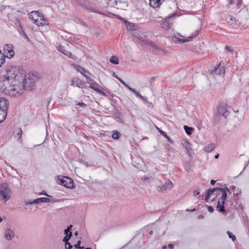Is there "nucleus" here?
<instances>
[{"mask_svg": "<svg viewBox=\"0 0 249 249\" xmlns=\"http://www.w3.org/2000/svg\"><path fill=\"white\" fill-rule=\"evenodd\" d=\"M36 80V76L34 74L26 77L24 71L11 67L0 76V90L11 96H18L23 93L24 89H33Z\"/></svg>", "mask_w": 249, "mask_h": 249, "instance_id": "f257e3e1", "label": "nucleus"}, {"mask_svg": "<svg viewBox=\"0 0 249 249\" xmlns=\"http://www.w3.org/2000/svg\"><path fill=\"white\" fill-rule=\"evenodd\" d=\"M11 190L7 183L0 184V200L3 203H5L11 197Z\"/></svg>", "mask_w": 249, "mask_h": 249, "instance_id": "f03ea898", "label": "nucleus"}, {"mask_svg": "<svg viewBox=\"0 0 249 249\" xmlns=\"http://www.w3.org/2000/svg\"><path fill=\"white\" fill-rule=\"evenodd\" d=\"M8 103V100L5 98H0V123L6 117Z\"/></svg>", "mask_w": 249, "mask_h": 249, "instance_id": "7ed1b4c3", "label": "nucleus"}, {"mask_svg": "<svg viewBox=\"0 0 249 249\" xmlns=\"http://www.w3.org/2000/svg\"><path fill=\"white\" fill-rule=\"evenodd\" d=\"M109 4L113 7H115L117 9L125 10L128 6L127 2L121 0H110Z\"/></svg>", "mask_w": 249, "mask_h": 249, "instance_id": "20e7f679", "label": "nucleus"}, {"mask_svg": "<svg viewBox=\"0 0 249 249\" xmlns=\"http://www.w3.org/2000/svg\"><path fill=\"white\" fill-rule=\"evenodd\" d=\"M222 188L215 187L213 188H209L206 191L204 199L206 201H208V199L211 196H218L220 195V190Z\"/></svg>", "mask_w": 249, "mask_h": 249, "instance_id": "39448f33", "label": "nucleus"}, {"mask_svg": "<svg viewBox=\"0 0 249 249\" xmlns=\"http://www.w3.org/2000/svg\"><path fill=\"white\" fill-rule=\"evenodd\" d=\"M59 184L68 188H72L73 186V180L67 177H64L59 179Z\"/></svg>", "mask_w": 249, "mask_h": 249, "instance_id": "423d86ee", "label": "nucleus"}, {"mask_svg": "<svg viewBox=\"0 0 249 249\" xmlns=\"http://www.w3.org/2000/svg\"><path fill=\"white\" fill-rule=\"evenodd\" d=\"M176 17L175 14H173L172 16L168 17L166 18L165 20L161 22V27L164 30H168L171 27L172 25V22H171V20L175 18Z\"/></svg>", "mask_w": 249, "mask_h": 249, "instance_id": "0eeeda50", "label": "nucleus"}, {"mask_svg": "<svg viewBox=\"0 0 249 249\" xmlns=\"http://www.w3.org/2000/svg\"><path fill=\"white\" fill-rule=\"evenodd\" d=\"M173 187L172 182L168 180L166 181L163 185H161L157 187V189H160V191L165 192L170 191Z\"/></svg>", "mask_w": 249, "mask_h": 249, "instance_id": "6e6552de", "label": "nucleus"}, {"mask_svg": "<svg viewBox=\"0 0 249 249\" xmlns=\"http://www.w3.org/2000/svg\"><path fill=\"white\" fill-rule=\"evenodd\" d=\"M51 202V200L49 198L47 197H40L38 198H36L33 201H29L26 203V204H39L43 202Z\"/></svg>", "mask_w": 249, "mask_h": 249, "instance_id": "1a4fd4ad", "label": "nucleus"}, {"mask_svg": "<svg viewBox=\"0 0 249 249\" xmlns=\"http://www.w3.org/2000/svg\"><path fill=\"white\" fill-rule=\"evenodd\" d=\"M71 85L73 86H76L81 89H83L86 87L85 83L83 81L78 78H75L74 80H73L72 81Z\"/></svg>", "mask_w": 249, "mask_h": 249, "instance_id": "9d476101", "label": "nucleus"}, {"mask_svg": "<svg viewBox=\"0 0 249 249\" xmlns=\"http://www.w3.org/2000/svg\"><path fill=\"white\" fill-rule=\"evenodd\" d=\"M89 87L96 91L97 92L102 94L104 96H106V93L102 91L101 89H100V88L101 87L100 85H99L96 82L94 83H91L89 86Z\"/></svg>", "mask_w": 249, "mask_h": 249, "instance_id": "9b49d317", "label": "nucleus"}, {"mask_svg": "<svg viewBox=\"0 0 249 249\" xmlns=\"http://www.w3.org/2000/svg\"><path fill=\"white\" fill-rule=\"evenodd\" d=\"M13 46L11 44H5L3 49L5 53L9 54L10 57H12L14 55V52L13 50Z\"/></svg>", "mask_w": 249, "mask_h": 249, "instance_id": "f8f14e48", "label": "nucleus"}, {"mask_svg": "<svg viewBox=\"0 0 249 249\" xmlns=\"http://www.w3.org/2000/svg\"><path fill=\"white\" fill-rule=\"evenodd\" d=\"M199 30H197L196 31V33L195 35H193L192 36H188L187 38L186 39H183V38H177V37H175V38L176 39H177V41H178V42H180V43H184V42H188V41H191L193 38H195L196 37V36H198V34H199Z\"/></svg>", "mask_w": 249, "mask_h": 249, "instance_id": "ddd939ff", "label": "nucleus"}, {"mask_svg": "<svg viewBox=\"0 0 249 249\" xmlns=\"http://www.w3.org/2000/svg\"><path fill=\"white\" fill-rule=\"evenodd\" d=\"M217 112L219 115L224 116L225 117L228 115L227 109L225 106H220L217 107Z\"/></svg>", "mask_w": 249, "mask_h": 249, "instance_id": "4468645a", "label": "nucleus"}, {"mask_svg": "<svg viewBox=\"0 0 249 249\" xmlns=\"http://www.w3.org/2000/svg\"><path fill=\"white\" fill-rule=\"evenodd\" d=\"M57 50L70 58H71L73 59H75V56L74 55H72L71 52L65 50V49L62 46L58 47L57 48Z\"/></svg>", "mask_w": 249, "mask_h": 249, "instance_id": "2eb2a0df", "label": "nucleus"}, {"mask_svg": "<svg viewBox=\"0 0 249 249\" xmlns=\"http://www.w3.org/2000/svg\"><path fill=\"white\" fill-rule=\"evenodd\" d=\"M34 23L38 26H42L46 24V21L44 19L42 16L39 18L35 19Z\"/></svg>", "mask_w": 249, "mask_h": 249, "instance_id": "dca6fc26", "label": "nucleus"}, {"mask_svg": "<svg viewBox=\"0 0 249 249\" xmlns=\"http://www.w3.org/2000/svg\"><path fill=\"white\" fill-rule=\"evenodd\" d=\"M42 15H40L38 11H34L28 14L29 18L35 21V19L39 18Z\"/></svg>", "mask_w": 249, "mask_h": 249, "instance_id": "f3484780", "label": "nucleus"}, {"mask_svg": "<svg viewBox=\"0 0 249 249\" xmlns=\"http://www.w3.org/2000/svg\"><path fill=\"white\" fill-rule=\"evenodd\" d=\"M164 0H149V5L153 8H157L161 3V1Z\"/></svg>", "mask_w": 249, "mask_h": 249, "instance_id": "a211bd4d", "label": "nucleus"}, {"mask_svg": "<svg viewBox=\"0 0 249 249\" xmlns=\"http://www.w3.org/2000/svg\"><path fill=\"white\" fill-rule=\"evenodd\" d=\"M14 236V232L8 229L5 231V237L7 240H11Z\"/></svg>", "mask_w": 249, "mask_h": 249, "instance_id": "6ab92c4d", "label": "nucleus"}, {"mask_svg": "<svg viewBox=\"0 0 249 249\" xmlns=\"http://www.w3.org/2000/svg\"><path fill=\"white\" fill-rule=\"evenodd\" d=\"M224 204L225 202L224 201H222L221 202H220V201L218 200L216 207L221 213H225L226 212V210L224 206Z\"/></svg>", "mask_w": 249, "mask_h": 249, "instance_id": "aec40b11", "label": "nucleus"}, {"mask_svg": "<svg viewBox=\"0 0 249 249\" xmlns=\"http://www.w3.org/2000/svg\"><path fill=\"white\" fill-rule=\"evenodd\" d=\"M129 90L131 91L133 93H134L136 95V96L137 97L139 98L142 101H146V98L143 97L139 92L136 91L135 89L130 88H129Z\"/></svg>", "mask_w": 249, "mask_h": 249, "instance_id": "412c9836", "label": "nucleus"}, {"mask_svg": "<svg viewBox=\"0 0 249 249\" xmlns=\"http://www.w3.org/2000/svg\"><path fill=\"white\" fill-rule=\"evenodd\" d=\"M77 70L79 72H80L81 74L84 76L86 79L89 78V76L87 74L89 73V72L88 71H86L84 68L78 66V68H77Z\"/></svg>", "mask_w": 249, "mask_h": 249, "instance_id": "4be33fe9", "label": "nucleus"}, {"mask_svg": "<svg viewBox=\"0 0 249 249\" xmlns=\"http://www.w3.org/2000/svg\"><path fill=\"white\" fill-rule=\"evenodd\" d=\"M18 32L19 34H20V35L22 36L27 42L30 41L29 38L27 36L26 34L24 33L22 28H19V30H18Z\"/></svg>", "mask_w": 249, "mask_h": 249, "instance_id": "5701e85b", "label": "nucleus"}, {"mask_svg": "<svg viewBox=\"0 0 249 249\" xmlns=\"http://www.w3.org/2000/svg\"><path fill=\"white\" fill-rule=\"evenodd\" d=\"M183 146L186 150L187 153L190 155V150H191V144L188 141H185L184 143L183 144Z\"/></svg>", "mask_w": 249, "mask_h": 249, "instance_id": "b1692460", "label": "nucleus"}, {"mask_svg": "<svg viewBox=\"0 0 249 249\" xmlns=\"http://www.w3.org/2000/svg\"><path fill=\"white\" fill-rule=\"evenodd\" d=\"M215 147V145L213 143H210L204 147V150L207 152H211Z\"/></svg>", "mask_w": 249, "mask_h": 249, "instance_id": "393cba45", "label": "nucleus"}, {"mask_svg": "<svg viewBox=\"0 0 249 249\" xmlns=\"http://www.w3.org/2000/svg\"><path fill=\"white\" fill-rule=\"evenodd\" d=\"M148 45L152 48L155 49L157 51H161L162 52L163 51L162 49H161L160 47H159L155 43L150 41L148 43Z\"/></svg>", "mask_w": 249, "mask_h": 249, "instance_id": "a878e982", "label": "nucleus"}, {"mask_svg": "<svg viewBox=\"0 0 249 249\" xmlns=\"http://www.w3.org/2000/svg\"><path fill=\"white\" fill-rule=\"evenodd\" d=\"M183 128H184V129L185 131V132L188 135H191L192 133V132L194 130V128L193 127H188L187 125H184Z\"/></svg>", "mask_w": 249, "mask_h": 249, "instance_id": "bb28decb", "label": "nucleus"}, {"mask_svg": "<svg viewBox=\"0 0 249 249\" xmlns=\"http://www.w3.org/2000/svg\"><path fill=\"white\" fill-rule=\"evenodd\" d=\"M5 61V56L1 53L0 50V67H1L4 63Z\"/></svg>", "mask_w": 249, "mask_h": 249, "instance_id": "cd10ccee", "label": "nucleus"}, {"mask_svg": "<svg viewBox=\"0 0 249 249\" xmlns=\"http://www.w3.org/2000/svg\"><path fill=\"white\" fill-rule=\"evenodd\" d=\"M220 191H221L220 194H221V198L222 200V201H224L225 202V200H226L227 197L226 192H225L224 189H223V188H221V189L220 190Z\"/></svg>", "mask_w": 249, "mask_h": 249, "instance_id": "c85d7f7f", "label": "nucleus"}, {"mask_svg": "<svg viewBox=\"0 0 249 249\" xmlns=\"http://www.w3.org/2000/svg\"><path fill=\"white\" fill-rule=\"evenodd\" d=\"M121 136V133L116 130L113 131V134L112 135V137L113 139L118 140L119 139Z\"/></svg>", "mask_w": 249, "mask_h": 249, "instance_id": "c756f323", "label": "nucleus"}, {"mask_svg": "<svg viewBox=\"0 0 249 249\" xmlns=\"http://www.w3.org/2000/svg\"><path fill=\"white\" fill-rule=\"evenodd\" d=\"M110 62L114 64H118L119 63V59L116 56H112L110 59Z\"/></svg>", "mask_w": 249, "mask_h": 249, "instance_id": "7c9ffc66", "label": "nucleus"}, {"mask_svg": "<svg viewBox=\"0 0 249 249\" xmlns=\"http://www.w3.org/2000/svg\"><path fill=\"white\" fill-rule=\"evenodd\" d=\"M14 24L18 31L19 30V28H22L20 24V21L18 18H16L15 19Z\"/></svg>", "mask_w": 249, "mask_h": 249, "instance_id": "2f4dec72", "label": "nucleus"}, {"mask_svg": "<svg viewBox=\"0 0 249 249\" xmlns=\"http://www.w3.org/2000/svg\"><path fill=\"white\" fill-rule=\"evenodd\" d=\"M96 12L99 13V14H101V15H105V16H108V17H111V16H115V15L111 14L110 12L103 13V12H97V11Z\"/></svg>", "mask_w": 249, "mask_h": 249, "instance_id": "473e14b6", "label": "nucleus"}, {"mask_svg": "<svg viewBox=\"0 0 249 249\" xmlns=\"http://www.w3.org/2000/svg\"><path fill=\"white\" fill-rule=\"evenodd\" d=\"M227 233L229 235V237L230 238H231L233 241L235 240L236 237L234 235H233L231 232L229 231H228Z\"/></svg>", "mask_w": 249, "mask_h": 249, "instance_id": "72a5a7b5", "label": "nucleus"}, {"mask_svg": "<svg viewBox=\"0 0 249 249\" xmlns=\"http://www.w3.org/2000/svg\"><path fill=\"white\" fill-rule=\"evenodd\" d=\"M72 227V226L71 225H70L69 226H68L67 228L64 230V234L66 235L69 234L70 232H71V230Z\"/></svg>", "mask_w": 249, "mask_h": 249, "instance_id": "f704fd0d", "label": "nucleus"}, {"mask_svg": "<svg viewBox=\"0 0 249 249\" xmlns=\"http://www.w3.org/2000/svg\"><path fill=\"white\" fill-rule=\"evenodd\" d=\"M125 26L127 29H129L130 30H133V25L129 22H126L125 23Z\"/></svg>", "mask_w": 249, "mask_h": 249, "instance_id": "c9c22d12", "label": "nucleus"}, {"mask_svg": "<svg viewBox=\"0 0 249 249\" xmlns=\"http://www.w3.org/2000/svg\"><path fill=\"white\" fill-rule=\"evenodd\" d=\"M227 21L228 22H230L231 21H235V19L234 17L231 16H228L227 18Z\"/></svg>", "mask_w": 249, "mask_h": 249, "instance_id": "e433bc0d", "label": "nucleus"}, {"mask_svg": "<svg viewBox=\"0 0 249 249\" xmlns=\"http://www.w3.org/2000/svg\"><path fill=\"white\" fill-rule=\"evenodd\" d=\"M21 133H22L21 129L20 128H18V132H17V138H18V139H20L21 138V136H22Z\"/></svg>", "mask_w": 249, "mask_h": 249, "instance_id": "4c0bfd02", "label": "nucleus"}, {"mask_svg": "<svg viewBox=\"0 0 249 249\" xmlns=\"http://www.w3.org/2000/svg\"><path fill=\"white\" fill-rule=\"evenodd\" d=\"M118 80L122 83L125 87H126L128 89H129V88L131 87H129L128 85H127L122 79L121 78H118Z\"/></svg>", "mask_w": 249, "mask_h": 249, "instance_id": "58836bf2", "label": "nucleus"}, {"mask_svg": "<svg viewBox=\"0 0 249 249\" xmlns=\"http://www.w3.org/2000/svg\"><path fill=\"white\" fill-rule=\"evenodd\" d=\"M80 244H81V241L80 240H79L77 243L74 245V247L76 249H81V247L80 246Z\"/></svg>", "mask_w": 249, "mask_h": 249, "instance_id": "ea45409f", "label": "nucleus"}, {"mask_svg": "<svg viewBox=\"0 0 249 249\" xmlns=\"http://www.w3.org/2000/svg\"><path fill=\"white\" fill-rule=\"evenodd\" d=\"M87 80V83L90 85L91 83H94V82H95V81L90 78L89 76V78L88 79H86Z\"/></svg>", "mask_w": 249, "mask_h": 249, "instance_id": "a19ab883", "label": "nucleus"}, {"mask_svg": "<svg viewBox=\"0 0 249 249\" xmlns=\"http://www.w3.org/2000/svg\"><path fill=\"white\" fill-rule=\"evenodd\" d=\"M66 249H72V246L70 243L65 244Z\"/></svg>", "mask_w": 249, "mask_h": 249, "instance_id": "79ce46f5", "label": "nucleus"}, {"mask_svg": "<svg viewBox=\"0 0 249 249\" xmlns=\"http://www.w3.org/2000/svg\"><path fill=\"white\" fill-rule=\"evenodd\" d=\"M77 105L81 107L82 108H85L86 107H87V105L86 104H85V103H82V102H79Z\"/></svg>", "mask_w": 249, "mask_h": 249, "instance_id": "37998d69", "label": "nucleus"}, {"mask_svg": "<svg viewBox=\"0 0 249 249\" xmlns=\"http://www.w3.org/2000/svg\"><path fill=\"white\" fill-rule=\"evenodd\" d=\"M206 206H207L208 210L209 212L213 213V209L212 206H209V205H206Z\"/></svg>", "mask_w": 249, "mask_h": 249, "instance_id": "c03bdc74", "label": "nucleus"}, {"mask_svg": "<svg viewBox=\"0 0 249 249\" xmlns=\"http://www.w3.org/2000/svg\"><path fill=\"white\" fill-rule=\"evenodd\" d=\"M160 134H161L163 136H164L166 138L168 139H169V137L167 135L166 133L163 131L162 130H160Z\"/></svg>", "mask_w": 249, "mask_h": 249, "instance_id": "a18cd8bd", "label": "nucleus"}, {"mask_svg": "<svg viewBox=\"0 0 249 249\" xmlns=\"http://www.w3.org/2000/svg\"><path fill=\"white\" fill-rule=\"evenodd\" d=\"M213 72H214L215 73L217 74H221V71H220V69L219 68H216V69H215Z\"/></svg>", "mask_w": 249, "mask_h": 249, "instance_id": "49530a36", "label": "nucleus"}, {"mask_svg": "<svg viewBox=\"0 0 249 249\" xmlns=\"http://www.w3.org/2000/svg\"><path fill=\"white\" fill-rule=\"evenodd\" d=\"M69 240L70 239L67 237L65 236L63 239V241L64 242H65V244H66V243H69Z\"/></svg>", "mask_w": 249, "mask_h": 249, "instance_id": "de8ad7c7", "label": "nucleus"}, {"mask_svg": "<svg viewBox=\"0 0 249 249\" xmlns=\"http://www.w3.org/2000/svg\"><path fill=\"white\" fill-rule=\"evenodd\" d=\"M39 195H44L47 196H50L47 194L46 193L44 192V191H42L41 192L39 193Z\"/></svg>", "mask_w": 249, "mask_h": 249, "instance_id": "09e8293b", "label": "nucleus"}, {"mask_svg": "<svg viewBox=\"0 0 249 249\" xmlns=\"http://www.w3.org/2000/svg\"><path fill=\"white\" fill-rule=\"evenodd\" d=\"M143 103L146 104L147 105V107H149L151 105V103H149L147 100V99L146 98V101H143Z\"/></svg>", "mask_w": 249, "mask_h": 249, "instance_id": "8fccbe9b", "label": "nucleus"}, {"mask_svg": "<svg viewBox=\"0 0 249 249\" xmlns=\"http://www.w3.org/2000/svg\"><path fill=\"white\" fill-rule=\"evenodd\" d=\"M194 195L195 196L196 195H198L200 194L199 191L198 190H194Z\"/></svg>", "mask_w": 249, "mask_h": 249, "instance_id": "3c124183", "label": "nucleus"}, {"mask_svg": "<svg viewBox=\"0 0 249 249\" xmlns=\"http://www.w3.org/2000/svg\"><path fill=\"white\" fill-rule=\"evenodd\" d=\"M66 237H67L69 239H71L72 236V232H70L69 234L65 235Z\"/></svg>", "mask_w": 249, "mask_h": 249, "instance_id": "603ef678", "label": "nucleus"}, {"mask_svg": "<svg viewBox=\"0 0 249 249\" xmlns=\"http://www.w3.org/2000/svg\"><path fill=\"white\" fill-rule=\"evenodd\" d=\"M225 49H226L227 51H229V52H233L232 50H231V49L230 48V47H229V46H226V47H225Z\"/></svg>", "mask_w": 249, "mask_h": 249, "instance_id": "864d4df0", "label": "nucleus"}, {"mask_svg": "<svg viewBox=\"0 0 249 249\" xmlns=\"http://www.w3.org/2000/svg\"><path fill=\"white\" fill-rule=\"evenodd\" d=\"M168 248H169V249H173L174 245L172 244H170L168 245Z\"/></svg>", "mask_w": 249, "mask_h": 249, "instance_id": "5fc2aeb1", "label": "nucleus"}, {"mask_svg": "<svg viewBox=\"0 0 249 249\" xmlns=\"http://www.w3.org/2000/svg\"><path fill=\"white\" fill-rule=\"evenodd\" d=\"M215 182H216V181H215L214 180L212 179V180H211V184L212 185H214V184H215Z\"/></svg>", "mask_w": 249, "mask_h": 249, "instance_id": "6e6d98bb", "label": "nucleus"}, {"mask_svg": "<svg viewBox=\"0 0 249 249\" xmlns=\"http://www.w3.org/2000/svg\"><path fill=\"white\" fill-rule=\"evenodd\" d=\"M196 211V209H195V208H194V209H190V210H189V209H187V210H186V211H189V212H194V211Z\"/></svg>", "mask_w": 249, "mask_h": 249, "instance_id": "4d7b16f0", "label": "nucleus"}, {"mask_svg": "<svg viewBox=\"0 0 249 249\" xmlns=\"http://www.w3.org/2000/svg\"><path fill=\"white\" fill-rule=\"evenodd\" d=\"M223 189H224L225 191L226 192H230V190H229V189L228 188L226 187L225 188H223Z\"/></svg>", "mask_w": 249, "mask_h": 249, "instance_id": "13d9d810", "label": "nucleus"}, {"mask_svg": "<svg viewBox=\"0 0 249 249\" xmlns=\"http://www.w3.org/2000/svg\"><path fill=\"white\" fill-rule=\"evenodd\" d=\"M113 75L118 80V78H119L117 75H115V73L113 72Z\"/></svg>", "mask_w": 249, "mask_h": 249, "instance_id": "bf43d9fd", "label": "nucleus"}, {"mask_svg": "<svg viewBox=\"0 0 249 249\" xmlns=\"http://www.w3.org/2000/svg\"><path fill=\"white\" fill-rule=\"evenodd\" d=\"M74 235L77 236L78 235V231H76L74 233Z\"/></svg>", "mask_w": 249, "mask_h": 249, "instance_id": "052dcab7", "label": "nucleus"}, {"mask_svg": "<svg viewBox=\"0 0 249 249\" xmlns=\"http://www.w3.org/2000/svg\"><path fill=\"white\" fill-rule=\"evenodd\" d=\"M219 154H217L214 156L215 159H217L219 157Z\"/></svg>", "mask_w": 249, "mask_h": 249, "instance_id": "680f3d73", "label": "nucleus"}, {"mask_svg": "<svg viewBox=\"0 0 249 249\" xmlns=\"http://www.w3.org/2000/svg\"><path fill=\"white\" fill-rule=\"evenodd\" d=\"M84 249V246H82L81 247V249ZM85 249H91V248H86Z\"/></svg>", "mask_w": 249, "mask_h": 249, "instance_id": "e2e57ef3", "label": "nucleus"}, {"mask_svg": "<svg viewBox=\"0 0 249 249\" xmlns=\"http://www.w3.org/2000/svg\"><path fill=\"white\" fill-rule=\"evenodd\" d=\"M149 234H150V235H152V234H153V231H149Z\"/></svg>", "mask_w": 249, "mask_h": 249, "instance_id": "0e129e2a", "label": "nucleus"}, {"mask_svg": "<svg viewBox=\"0 0 249 249\" xmlns=\"http://www.w3.org/2000/svg\"><path fill=\"white\" fill-rule=\"evenodd\" d=\"M162 249H166V247L165 246H163L162 247Z\"/></svg>", "mask_w": 249, "mask_h": 249, "instance_id": "69168bd1", "label": "nucleus"}, {"mask_svg": "<svg viewBox=\"0 0 249 249\" xmlns=\"http://www.w3.org/2000/svg\"><path fill=\"white\" fill-rule=\"evenodd\" d=\"M198 217L199 218H202L203 216L202 215H199Z\"/></svg>", "mask_w": 249, "mask_h": 249, "instance_id": "338daca9", "label": "nucleus"}, {"mask_svg": "<svg viewBox=\"0 0 249 249\" xmlns=\"http://www.w3.org/2000/svg\"><path fill=\"white\" fill-rule=\"evenodd\" d=\"M2 220V218L0 216V222H1Z\"/></svg>", "mask_w": 249, "mask_h": 249, "instance_id": "774afa93", "label": "nucleus"}]
</instances>
